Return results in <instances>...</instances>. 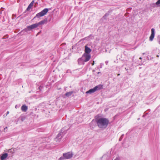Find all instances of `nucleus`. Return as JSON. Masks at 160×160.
Instances as JSON below:
<instances>
[{
  "mask_svg": "<svg viewBox=\"0 0 160 160\" xmlns=\"http://www.w3.org/2000/svg\"><path fill=\"white\" fill-rule=\"evenodd\" d=\"M95 121L98 128L102 129H105L109 123L108 119L104 118H99L98 116L95 117Z\"/></svg>",
  "mask_w": 160,
  "mask_h": 160,
  "instance_id": "obj_1",
  "label": "nucleus"
},
{
  "mask_svg": "<svg viewBox=\"0 0 160 160\" xmlns=\"http://www.w3.org/2000/svg\"><path fill=\"white\" fill-rule=\"evenodd\" d=\"M68 129H66L65 127L62 128L60 130V132L57 135L55 140L56 142H60L61 139L63 136L65 134Z\"/></svg>",
  "mask_w": 160,
  "mask_h": 160,
  "instance_id": "obj_2",
  "label": "nucleus"
},
{
  "mask_svg": "<svg viewBox=\"0 0 160 160\" xmlns=\"http://www.w3.org/2000/svg\"><path fill=\"white\" fill-rule=\"evenodd\" d=\"M91 58V56L90 54L84 53L82 57L78 59V61L79 62L80 61L82 60L84 62H87Z\"/></svg>",
  "mask_w": 160,
  "mask_h": 160,
  "instance_id": "obj_3",
  "label": "nucleus"
},
{
  "mask_svg": "<svg viewBox=\"0 0 160 160\" xmlns=\"http://www.w3.org/2000/svg\"><path fill=\"white\" fill-rule=\"evenodd\" d=\"M48 11V8H45L41 12L38 13L34 17V18H39L40 17H42L46 15Z\"/></svg>",
  "mask_w": 160,
  "mask_h": 160,
  "instance_id": "obj_4",
  "label": "nucleus"
},
{
  "mask_svg": "<svg viewBox=\"0 0 160 160\" xmlns=\"http://www.w3.org/2000/svg\"><path fill=\"white\" fill-rule=\"evenodd\" d=\"M35 28H36V27L34 24H33L27 26L23 30V31L28 32L29 31H30Z\"/></svg>",
  "mask_w": 160,
  "mask_h": 160,
  "instance_id": "obj_5",
  "label": "nucleus"
},
{
  "mask_svg": "<svg viewBox=\"0 0 160 160\" xmlns=\"http://www.w3.org/2000/svg\"><path fill=\"white\" fill-rule=\"evenodd\" d=\"M73 156V154L72 153L69 152L66 153H63V156L65 159H68L71 158Z\"/></svg>",
  "mask_w": 160,
  "mask_h": 160,
  "instance_id": "obj_6",
  "label": "nucleus"
},
{
  "mask_svg": "<svg viewBox=\"0 0 160 160\" xmlns=\"http://www.w3.org/2000/svg\"><path fill=\"white\" fill-rule=\"evenodd\" d=\"M47 19L45 18L44 19L40 21L38 23H36L34 24L36 28H37L40 25L44 24L45 23H47Z\"/></svg>",
  "mask_w": 160,
  "mask_h": 160,
  "instance_id": "obj_7",
  "label": "nucleus"
},
{
  "mask_svg": "<svg viewBox=\"0 0 160 160\" xmlns=\"http://www.w3.org/2000/svg\"><path fill=\"white\" fill-rule=\"evenodd\" d=\"M155 35V30L153 28H152L151 29V34L149 37V40L150 41H152Z\"/></svg>",
  "mask_w": 160,
  "mask_h": 160,
  "instance_id": "obj_8",
  "label": "nucleus"
},
{
  "mask_svg": "<svg viewBox=\"0 0 160 160\" xmlns=\"http://www.w3.org/2000/svg\"><path fill=\"white\" fill-rule=\"evenodd\" d=\"M84 53L90 54L92 51V49L88 46V45H86L84 46Z\"/></svg>",
  "mask_w": 160,
  "mask_h": 160,
  "instance_id": "obj_9",
  "label": "nucleus"
},
{
  "mask_svg": "<svg viewBox=\"0 0 160 160\" xmlns=\"http://www.w3.org/2000/svg\"><path fill=\"white\" fill-rule=\"evenodd\" d=\"M8 154L7 153H4L1 155L0 159L1 160H4L8 157Z\"/></svg>",
  "mask_w": 160,
  "mask_h": 160,
  "instance_id": "obj_10",
  "label": "nucleus"
},
{
  "mask_svg": "<svg viewBox=\"0 0 160 160\" xmlns=\"http://www.w3.org/2000/svg\"><path fill=\"white\" fill-rule=\"evenodd\" d=\"M94 88L96 91L100 90L103 88V85L100 84L96 86Z\"/></svg>",
  "mask_w": 160,
  "mask_h": 160,
  "instance_id": "obj_11",
  "label": "nucleus"
},
{
  "mask_svg": "<svg viewBox=\"0 0 160 160\" xmlns=\"http://www.w3.org/2000/svg\"><path fill=\"white\" fill-rule=\"evenodd\" d=\"M96 91L95 90L94 88H91L89 89L86 92L87 94H91L92 93Z\"/></svg>",
  "mask_w": 160,
  "mask_h": 160,
  "instance_id": "obj_12",
  "label": "nucleus"
},
{
  "mask_svg": "<svg viewBox=\"0 0 160 160\" xmlns=\"http://www.w3.org/2000/svg\"><path fill=\"white\" fill-rule=\"evenodd\" d=\"M34 3V0H33L31 3H30L29 5L28 6V8H27L26 11H29L31 8L33 6V3Z\"/></svg>",
  "mask_w": 160,
  "mask_h": 160,
  "instance_id": "obj_13",
  "label": "nucleus"
},
{
  "mask_svg": "<svg viewBox=\"0 0 160 160\" xmlns=\"http://www.w3.org/2000/svg\"><path fill=\"white\" fill-rule=\"evenodd\" d=\"M28 109L27 106L25 105H23L21 107V110L23 112H26Z\"/></svg>",
  "mask_w": 160,
  "mask_h": 160,
  "instance_id": "obj_14",
  "label": "nucleus"
},
{
  "mask_svg": "<svg viewBox=\"0 0 160 160\" xmlns=\"http://www.w3.org/2000/svg\"><path fill=\"white\" fill-rule=\"evenodd\" d=\"M8 154L9 155L12 156V155L14 152V149L12 148L10 149H9L8 150Z\"/></svg>",
  "mask_w": 160,
  "mask_h": 160,
  "instance_id": "obj_15",
  "label": "nucleus"
},
{
  "mask_svg": "<svg viewBox=\"0 0 160 160\" xmlns=\"http://www.w3.org/2000/svg\"><path fill=\"white\" fill-rule=\"evenodd\" d=\"M73 93V92H72V91L68 92H66L65 94V95L67 97H68L71 96L72 95V94Z\"/></svg>",
  "mask_w": 160,
  "mask_h": 160,
  "instance_id": "obj_16",
  "label": "nucleus"
},
{
  "mask_svg": "<svg viewBox=\"0 0 160 160\" xmlns=\"http://www.w3.org/2000/svg\"><path fill=\"white\" fill-rule=\"evenodd\" d=\"M156 4L158 6H160V0H158L156 2Z\"/></svg>",
  "mask_w": 160,
  "mask_h": 160,
  "instance_id": "obj_17",
  "label": "nucleus"
},
{
  "mask_svg": "<svg viewBox=\"0 0 160 160\" xmlns=\"http://www.w3.org/2000/svg\"><path fill=\"white\" fill-rule=\"evenodd\" d=\"M103 159H108L109 158V157L107 155H104L102 157Z\"/></svg>",
  "mask_w": 160,
  "mask_h": 160,
  "instance_id": "obj_18",
  "label": "nucleus"
},
{
  "mask_svg": "<svg viewBox=\"0 0 160 160\" xmlns=\"http://www.w3.org/2000/svg\"><path fill=\"white\" fill-rule=\"evenodd\" d=\"M109 15V14L108 13H106L104 16L103 17V18L104 19H106V17Z\"/></svg>",
  "mask_w": 160,
  "mask_h": 160,
  "instance_id": "obj_19",
  "label": "nucleus"
},
{
  "mask_svg": "<svg viewBox=\"0 0 160 160\" xmlns=\"http://www.w3.org/2000/svg\"><path fill=\"white\" fill-rule=\"evenodd\" d=\"M123 136H124V135L123 134H122L121 136L120 137V138L119 139V141H121L122 140V139L123 138Z\"/></svg>",
  "mask_w": 160,
  "mask_h": 160,
  "instance_id": "obj_20",
  "label": "nucleus"
},
{
  "mask_svg": "<svg viewBox=\"0 0 160 160\" xmlns=\"http://www.w3.org/2000/svg\"><path fill=\"white\" fill-rule=\"evenodd\" d=\"M43 87L42 86H39L38 88V89L40 90H41V89Z\"/></svg>",
  "mask_w": 160,
  "mask_h": 160,
  "instance_id": "obj_21",
  "label": "nucleus"
},
{
  "mask_svg": "<svg viewBox=\"0 0 160 160\" xmlns=\"http://www.w3.org/2000/svg\"><path fill=\"white\" fill-rule=\"evenodd\" d=\"M120 160V158H119V157H117V158H115V160Z\"/></svg>",
  "mask_w": 160,
  "mask_h": 160,
  "instance_id": "obj_22",
  "label": "nucleus"
},
{
  "mask_svg": "<svg viewBox=\"0 0 160 160\" xmlns=\"http://www.w3.org/2000/svg\"><path fill=\"white\" fill-rule=\"evenodd\" d=\"M94 61H93L92 62V66H93L94 65Z\"/></svg>",
  "mask_w": 160,
  "mask_h": 160,
  "instance_id": "obj_23",
  "label": "nucleus"
},
{
  "mask_svg": "<svg viewBox=\"0 0 160 160\" xmlns=\"http://www.w3.org/2000/svg\"><path fill=\"white\" fill-rule=\"evenodd\" d=\"M108 61H107L105 62V63L106 65H108Z\"/></svg>",
  "mask_w": 160,
  "mask_h": 160,
  "instance_id": "obj_24",
  "label": "nucleus"
},
{
  "mask_svg": "<svg viewBox=\"0 0 160 160\" xmlns=\"http://www.w3.org/2000/svg\"><path fill=\"white\" fill-rule=\"evenodd\" d=\"M87 38V37H85L84 38H83V39H82L81 40H86V38Z\"/></svg>",
  "mask_w": 160,
  "mask_h": 160,
  "instance_id": "obj_25",
  "label": "nucleus"
},
{
  "mask_svg": "<svg viewBox=\"0 0 160 160\" xmlns=\"http://www.w3.org/2000/svg\"><path fill=\"white\" fill-rule=\"evenodd\" d=\"M63 159V158L62 157H60L59 158V159L60 160H62Z\"/></svg>",
  "mask_w": 160,
  "mask_h": 160,
  "instance_id": "obj_26",
  "label": "nucleus"
},
{
  "mask_svg": "<svg viewBox=\"0 0 160 160\" xmlns=\"http://www.w3.org/2000/svg\"><path fill=\"white\" fill-rule=\"evenodd\" d=\"M99 69V67H98L97 68H95V70H97V69Z\"/></svg>",
  "mask_w": 160,
  "mask_h": 160,
  "instance_id": "obj_27",
  "label": "nucleus"
},
{
  "mask_svg": "<svg viewBox=\"0 0 160 160\" xmlns=\"http://www.w3.org/2000/svg\"><path fill=\"white\" fill-rule=\"evenodd\" d=\"M8 128V127H6L4 128V130H5L6 129H7Z\"/></svg>",
  "mask_w": 160,
  "mask_h": 160,
  "instance_id": "obj_28",
  "label": "nucleus"
},
{
  "mask_svg": "<svg viewBox=\"0 0 160 160\" xmlns=\"http://www.w3.org/2000/svg\"><path fill=\"white\" fill-rule=\"evenodd\" d=\"M147 59L148 60H149V59H149V57L148 56V57H147Z\"/></svg>",
  "mask_w": 160,
  "mask_h": 160,
  "instance_id": "obj_29",
  "label": "nucleus"
},
{
  "mask_svg": "<svg viewBox=\"0 0 160 160\" xmlns=\"http://www.w3.org/2000/svg\"><path fill=\"white\" fill-rule=\"evenodd\" d=\"M125 69L126 71H127L128 70V68H125Z\"/></svg>",
  "mask_w": 160,
  "mask_h": 160,
  "instance_id": "obj_30",
  "label": "nucleus"
},
{
  "mask_svg": "<svg viewBox=\"0 0 160 160\" xmlns=\"http://www.w3.org/2000/svg\"><path fill=\"white\" fill-rule=\"evenodd\" d=\"M152 58H152V57H151L150 59V60H152Z\"/></svg>",
  "mask_w": 160,
  "mask_h": 160,
  "instance_id": "obj_31",
  "label": "nucleus"
},
{
  "mask_svg": "<svg viewBox=\"0 0 160 160\" xmlns=\"http://www.w3.org/2000/svg\"><path fill=\"white\" fill-rule=\"evenodd\" d=\"M17 105H16L15 106V108H17Z\"/></svg>",
  "mask_w": 160,
  "mask_h": 160,
  "instance_id": "obj_32",
  "label": "nucleus"
},
{
  "mask_svg": "<svg viewBox=\"0 0 160 160\" xmlns=\"http://www.w3.org/2000/svg\"><path fill=\"white\" fill-rule=\"evenodd\" d=\"M157 57H159V55H157Z\"/></svg>",
  "mask_w": 160,
  "mask_h": 160,
  "instance_id": "obj_33",
  "label": "nucleus"
},
{
  "mask_svg": "<svg viewBox=\"0 0 160 160\" xmlns=\"http://www.w3.org/2000/svg\"><path fill=\"white\" fill-rule=\"evenodd\" d=\"M139 59L141 60V59H142V58H141V57H140V58H139Z\"/></svg>",
  "mask_w": 160,
  "mask_h": 160,
  "instance_id": "obj_34",
  "label": "nucleus"
},
{
  "mask_svg": "<svg viewBox=\"0 0 160 160\" xmlns=\"http://www.w3.org/2000/svg\"><path fill=\"white\" fill-rule=\"evenodd\" d=\"M100 73V72H98V74H99V73Z\"/></svg>",
  "mask_w": 160,
  "mask_h": 160,
  "instance_id": "obj_35",
  "label": "nucleus"
},
{
  "mask_svg": "<svg viewBox=\"0 0 160 160\" xmlns=\"http://www.w3.org/2000/svg\"><path fill=\"white\" fill-rule=\"evenodd\" d=\"M102 67V66L101 65V66L100 67V68H101Z\"/></svg>",
  "mask_w": 160,
  "mask_h": 160,
  "instance_id": "obj_36",
  "label": "nucleus"
},
{
  "mask_svg": "<svg viewBox=\"0 0 160 160\" xmlns=\"http://www.w3.org/2000/svg\"><path fill=\"white\" fill-rule=\"evenodd\" d=\"M145 53H143V55H144L145 54Z\"/></svg>",
  "mask_w": 160,
  "mask_h": 160,
  "instance_id": "obj_37",
  "label": "nucleus"
},
{
  "mask_svg": "<svg viewBox=\"0 0 160 160\" xmlns=\"http://www.w3.org/2000/svg\"><path fill=\"white\" fill-rule=\"evenodd\" d=\"M7 113H8H8H9V112H7Z\"/></svg>",
  "mask_w": 160,
  "mask_h": 160,
  "instance_id": "obj_38",
  "label": "nucleus"
},
{
  "mask_svg": "<svg viewBox=\"0 0 160 160\" xmlns=\"http://www.w3.org/2000/svg\"><path fill=\"white\" fill-rule=\"evenodd\" d=\"M144 115H143V117H144Z\"/></svg>",
  "mask_w": 160,
  "mask_h": 160,
  "instance_id": "obj_39",
  "label": "nucleus"
},
{
  "mask_svg": "<svg viewBox=\"0 0 160 160\" xmlns=\"http://www.w3.org/2000/svg\"><path fill=\"white\" fill-rule=\"evenodd\" d=\"M159 44H160V42H159Z\"/></svg>",
  "mask_w": 160,
  "mask_h": 160,
  "instance_id": "obj_40",
  "label": "nucleus"
}]
</instances>
